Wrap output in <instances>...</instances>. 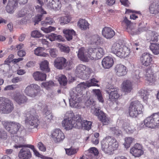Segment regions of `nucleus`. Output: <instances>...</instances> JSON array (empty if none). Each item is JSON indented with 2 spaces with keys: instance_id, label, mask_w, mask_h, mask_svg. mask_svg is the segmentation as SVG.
I'll list each match as a JSON object with an SVG mask.
<instances>
[{
  "instance_id": "3c124183",
  "label": "nucleus",
  "mask_w": 159,
  "mask_h": 159,
  "mask_svg": "<svg viewBox=\"0 0 159 159\" xmlns=\"http://www.w3.org/2000/svg\"><path fill=\"white\" fill-rule=\"evenodd\" d=\"M124 130L128 133H132L133 132L134 129L130 126L129 125L128 123H124L123 125Z\"/></svg>"
},
{
  "instance_id": "4d7b16f0",
  "label": "nucleus",
  "mask_w": 159,
  "mask_h": 159,
  "mask_svg": "<svg viewBox=\"0 0 159 159\" xmlns=\"http://www.w3.org/2000/svg\"><path fill=\"white\" fill-rule=\"evenodd\" d=\"M134 139L132 137H128L125 138L124 145L126 148H128L133 141Z\"/></svg>"
},
{
  "instance_id": "09e8293b",
  "label": "nucleus",
  "mask_w": 159,
  "mask_h": 159,
  "mask_svg": "<svg viewBox=\"0 0 159 159\" xmlns=\"http://www.w3.org/2000/svg\"><path fill=\"white\" fill-rule=\"evenodd\" d=\"M54 83L52 81H49L46 82L42 83V87H43L47 90H50L51 88L54 86Z\"/></svg>"
},
{
  "instance_id": "bf43d9fd",
  "label": "nucleus",
  "mask_w": 159,
  "mask_h": 159,
  "mask_svg": "<svg viewBox=\"0 0 159 159\" xmlns=\"http://www.w3.org/2000/svg\"><path fill=\"white\" fill-rule=\"evenodd\" d=\"M25 147L26 148H30L33 150V151H34V150H35L34 146L29 144H19L17 145H15L14 146V147L16 148H17L18 147Z\"/></svg>"
},
{
  "instance_id": "412c9836",
  "label": "nucleus",
  "mask_w": 159,
  "mask_h": 159,
  "mask_svg": "<svg viewBox=\"0 0 159 159\" xmlns=\"http://www.w3.org/2000/svg\"><path fill=\"white\" fill-rule=\"evenodd\" d=\"M152 56L148 53H144L142 54L140 57V61L143 65L148 66L150 65L152 60Z\"/></svg>"
},
{
  "instance_id": "a878e982",
  "label": "nucleus",
  "mask_w": 159,
  "mask_h": 159,
  "mask_svg": "<svg viewBox=\"0 0 159 159\" xmlns=\"http://www.w3.org/2000/svg\"><path fill=\"white\" fill-rule=\"evenodd\" d=\"M88 51L86 52L84 48H82L79 49L78 53V57L82 61H87L89 58V54Z\"/></svg>"
},
{
  "instance_id": "9d476101",
  "label": "nucleus",
  "mask_w": 159,
  "mask_h": 159,
  "mask_svg": "<svg viewBox=\"0 0 159 159\" xmlns=\"http://www.w3.org/2000/svg\"><path fill=\"white\" fill-rule=\"evenodd\" d=\"M98 82V80L93 78L86 83L83 82L78 84L75 88L80 92L79 94V96H81V94H82L83 90L87 87H89L92 86H98V84H97Z\"/></svg>"
},
{
  "instance_id": "6e6552de",
  "label": "nucleus",
  "mask_w": 159,
  "mask_h": 159,
  "mask_svg": "<svg viewBox=\"0 0 159 159\" xmlns=\"http://www.w3.org/2000/svg\"><path fill=\"white\" fill-rule=\"evenodd\" d=\"M88 53L89 58L94 60L100 58L104 54L103 49L100 47L89 48Z\"/></svg>"
},
{
  "instance_id": "2eb2a0df",
  "label": "nucleus",
  "mask_w": 159,
  "mask_h": 159,
  "mask_svg": "<svg viewBox=\"0 0 159 159\" xmlns=\"http://www.w3.org/2000/svg\"><path fill=\"white\" fill-rule=\"evenodd\" d=\"M36 2L38 5H37L35 6L36 9L38 11L41 13V15H39L36 16L34 20L35 25L36 24H38V22L41 20L42 16V15L46 14V12L43 11L42 7L43 5V2L41 0H36Z\"/></svg>"
},
{
  "instance_id": "cd10ccee",
  "label": "nucleus",
  "mask_w": 159,
  "mask_h": 159,
  "mask_svg": "<svg viewBox=\"0 0 159 159\" xmlns=\"http://www.w3.org/2000/svg\"><path fill=\"white\" fill-rule=\"evenodd\" d=\"M102 34L107 39H111L114 35L115 33L111 28L105 27L102 30Z\"/></svg>"
},
{
  "instance_id": "f257e3e1",
  "label": "nucleus",
  "mask_w": 159,
  "mask_h": 159,
  "mask_svg": "<svg viewBox=\"0 0 159 159\" xmlns=\"http://www.w3.org/2000/svg\"><path fill=\"white\" fill-rule=\"evenodd\" d=\"M79 91L75 88H73L70 92V98L69 99L70 106L73 108H80L82 107L81 103L83 95L79 96Z\"/></svg>"
},
{
  "instance_id": "f03ea898",
  "label": "nucleus",
  "mask_w": 159,
  "mask_h": 159,
  "mask_svg": "<svg viewBox=\"0 0 159 159\" xmlns=\"http://www.w3.org/2000/svg\"><path fill=\"white\" fill-rule=\"evenodd\" d=\"M75 115L73 112L70 111L67 112L66 114L67 118L65 119L62 121V125L65 129L69 130L73 128H77V123L74 119Z\"/></svg>"
},
{
  "instance_id": "c9c22d12",
  "label": "nucleus",
  "mask_w": 159,
  "mask_h": 159,
  "mask_svg": "<svg viewBox=\"0 0 159 159\" xmlns=\"http://www.w3.org/2000/svg\"><path fill=\"white\" fill-rule=\"evenodd\" d=\"M33 76L35 80L41 81H43L46 80V74L42 73L39 71L34 72L33 74Z\"/></svg>"
},
{
  "instance_id": "f8f14e48",
  "label": "nucleus",
  "mask_w": 159,
  "mask_h": 159,
  "mask_svg": "<svg viewBox=\"0 0 159 159\" xmlns=\"http://www.w3.org/2000/svg\"><path fill=\"white\" fill-rule=\"evenodd\" d=\"M91 112L98 117L99 120L102 123L103 125H107L110 122L109 118L99 108H95L94 111L92 109Z\"/></svg>"
},
{
  "instance_id": "8fccbe9b",
  "label": "nucleus",
  "mask_w": 159,
  "mask_h": 159,
  "mask_svg": "<svg viewBox=\"0 0 159 159\" xmlns=\"http://www.w3.org/2000/svg\"><path fill=\"white\" fill-rule=\"evenodd\" d=\"M58 81L60 84L63 86L66 85L67 82V80L66 77L63 75H59Z\"/></svg>"
},
{
  "instance_id": "13d9d810",
  "label": "nucleus",
  "mask_w": 159,
  "mask_h": 159,
  "mask_svg": "<svg viewBox=\"0 0 159 159\" xmlns=\"http://www.w3.org/2000/svg\"><path fill=\"white\" fill-rule=\"evenodd\" d=\"M41 29L44 33H50L51 32L54 31L56 30V28L54 27L49 26L48 28L42 27L41 28Z\"/></svg>"
},
{
  "instance_id": "dca6fc26",
  "label": "nucleus",
  "mask_w": 159,
  "mask_h": 159,
  "mask_svg": "<svg viewBox=\"0 0 159 159\" xmlns=\"http://www.w3.org/2000/svg\"><path fill=\"white\" fill-rule=\"evenodd\" d=\"M44 3L47 7L50 9L59 10L61 7V2L59 0H45Z\"/></svg>"
},
{
  "instance_id": "e433bc0d",
  "label": "nucleus",
  "mask_w": 159,
  "mask_h": 159,
  "mask_svg": "<svg viewBox=\"0 0 159 159\" xmlns=\"http://www.w3.org/2000/svg\"><path fill=\"white\" fill-rule=\"evenodd\" d=\"M123 46V45L120 44L118 42L114 43L112 46L111 52L116 55L117 53L119 52V50H120V48H121Z\"/></svg>"
},
{
  "instance_id": "49530a36",
  "label": "nucleus",
  "mask_w": 159,
  "mask_h": 159,
  "mask_svg": "<svg viewBox=\"0 0 159 159\" xmlns=\"http://www.w3.org/2000/svg\"><path fill=\"white\" fill-rule=\"evenodd\" d=\"M153 123L155 125V128L159 126V112L152 115Z\"/></svg>"
},
{
  "instance_id": "4c0bfd02",
  "label": "nucleus",
  "mask_w": 159,
  "mask_h": 159,
  "mask_svg": "<svg viewBox=\"0 0 159 159\" xmlns=\"http://www.w3.org/2000/svg\"><path fill=\"white\" fill-rule=\"evenodd\" d=\"M44 50V48H43L38 47L34 50V53L37 56L46 57L48 56V54L43 52V51Z\"/></svg>"
},
{
  "instance_id": "7ed1b4c3",
  "label": "nucleus",
  "mask_w": 159,
  "mask_h": 159,
  "mask_svg": "<svg viewBox=\"0 0 159 159\" xmlns=\"http://www.w3.org/2000/svg\"><path fill=\"white\" fill-rule=\"evenodd\" d=\"M34 109H32L26 114V123L30 125V129L37 128L39 124V120Z\"/></svg>"
},
{
  "instance_id": "f704fd0d",
  "label": "nucleus",
  "mask_w": 159,
  "mask_h": 159,
  "mask_svg": "<svg viewBox=\"0 0 159 159\" xmlns=\"http://www.w3.org/2000/svg\"><path fill=\"white\" fill-rule=\"evenodd\" d=\"M109 130L111 134L116 137L122 136V132L117 126L110 127Z\"/></svg>"
},
{
  "instance_id": "a211bd4d",
  "label": "nucleus",
  "mask_w": 159,
  "mask_h": 159,
  "mask_svg": "<svg viewBox=\"0 0 159 159\" xmlns=\"http://www.w3.org/2000/svg\"><path fill=\"white\" fill-rule=\"evenodd\" d=\"M21 148L19 152L18 156L20 159H30L31 157V154L28 148L24 147H18Z\"/></svg>"
},
{
  "instance_id": "72a5a7b5",
  "label": "nucleus",
  "mask_w": 159,
  "mask_h": 159,
  "mask_svg": "<svg viewBox=\"0 0 159 159\" xmlns=\"http://www.w3.org/2000/svg\"><path fill=\"white\" fill-rule=\"evenodd\" d=\"M145 78L146 80L149 82L150 83H153L155 80L154 74L152 70L150 69L147 70Z\"/></svg>"
},
{
  "instance_id": "1a4fd4ad",
  "label": "nucleus",
  "mask_w": 159,
  "mask_h": 159,
  "mask_svg": "<svg viewBox=\"0 0 159 159\" xmlns=\"http://www.w3.org/2000/svg\"><path fill=\"white\" fill-rule=\"evenodd\" d=\"M74 119L77 122L76 125L77 129L82 128L88 130L91 129L92 125L91 122L85 120H83L80 115L76 114Z\"/></svg>"
},
{
  "instance_id": "37998d69",
  "label": "nucleus",
  "mask_w": 159,
  "mask_h": 159,
  "mask_svg": "<svg viewBox=\"0 0 159 159\" xmlns=\"http://www.w3.org/2000/svg\"><path fill=\"white\" fill-rule=\"evenodd\" d=\"M150 48L153 53L155 55L159 54V44L157 43H151Z\"/></svg>"
},
{
  "instance_id": "a18cd8bd",
  "label": "nucleus",
  "mask_w": 159,
  "mask_h": 159,
  "mask_svg": "<svg viewBox=\"0 0 159 159\" xmlns=\"http://www.w3.org/2000/svg\"><path fill=\"white\" fill-rule=\"evenodd\" d=\"M94 94H95L99 101L101 102H103L104 100L102 98V93L100 90L97 89H94L93 90Z\"/></svg>"
},
{
  "instance_id": "f3484780",
  "label": "nucleus",
  "mask_w": 159,
  "mask_h": 159,
  "mask_svg": "<svg viewBox=\"0 0 159 159\" xmlns=\"http://www.w3.org/2000/svg\"><path fill=\"white\" fill-rule=\"evenodd\" d=\"M12 99L19 105L24 104L27 102L28 98L24 94L19 93L14 94L12 97Z\"/></svg>"
},
{
  "instance_id": "680f3d73",
  "label": "nucleus",
  "mask_w": 159,
  "mask_h": 159,
  "mask_svg": "<svg viewBox=\"0 0 159 159\" xmlns=\"http://www.w3.org/2000/svg\"><path fill=\"white\" fill-rule=\"evenodd\" d=\"M65 150L66 154L68 155L74 154L76 153L77 152L76 149H74L72 148L65 149Z\"/></svg>"
},
{
  "instance_id": "20e7f679",
  "label": "nucleus",
  "mask_w": 159,
  "mask_h": 159,
  "mask_svg": "<svg viewBox=\"0 0 159 159\" xmlns=\"http://www.w3.org/2000/svg\"><path fill=\"white\" fill-rule=\"evenodd\" d=\"M5 129L10 133L15 134L18 131H22L23 127L18 123L10 121L5 120L2 122Z\"/></svg>"
},
{
  "instance_id": "2f4dec72",
  "label": "nucleus",
  "mask_w": 159,
  "mask_h": 159,
  "mask_svg": "<svg viewBox=\"0 0 159 159\" xmlns=\"http://www.w3.org/2000/svg\"><path fill=\"white\" fill-rule=\"evenodd\" d=\"M63 32L65 34L66 38L68 41L72 39L73 36L76 34L75 32L73 30L64 29Z\"/></svg>"
},
{
  "instance_id": "bb28decb",
  "label": "nucleus",
  "mask_w": 159,
  "mask_h": 159,
  "mask_svg": "<svg viewBox=\"0 0 159 159\" xmlns=\"http://www.w3.org/2000/svg\"><path fill=\"white\" fill-rule=\"evenodd\" d=\"M119 50H119V52L117 53L116 56L120 58L127 57L130 52V49L126 46L123 45Z\"/></svg>"
},
{
  "instance_id": "774afa93",
  "label": "nucleus",
  "mask_w": 159,
  "mask_h": 159,
  "mask_svg": "<svg viewBox=\"0 0 159 159\" xmlns=\"http://www.w3.org/2000/svg\"><path fill=\"white\" fill-rule=\"evenodd\" d=\"M27 10L25 9H23L19 11L18 16L19 17H23L27 13Z\"/></svg>"
},
{
  "instance_id": "c85d7f7f",
  "label": "nucleus",
  "mask_w": 159,
  "mask_h": 159,
  "mask_svg": "<svg viewBox=\"0 0 159 159\" xmlns=\"http://www.w3.org/2000/svg\"><path fill=\"white\" fill-rule=\"evenodd\" d=\"M106 137L112 151L118 148V143L114 138L111 136H108Z\"/></svg>"
},
{
  "instance_id": "393cba45",
  "label": "nucleus",
  "mask_w": 159,
  "mask_h": 159,
  "mask_svg": "<svg viewBox=\"0 0 159 159\" xmlns=\"http://www.w3.org/2000/svg\"><path fill=\"white\" fill-rule=\"evenodd\" d=\"M115 71L116 75L118 76L125 75L127 71L126 67L121 64L117 65L115 68Z\"/></svg>"
},
{
  "instance_id": "603ef678",
  "label": "nucleus",
  "mask_w": 159,
  "mask_h": 159,
  "mask_svg": "<svg viewBox=\"0 0 159 159\" xmlns=\"http://www.w3.org/2000/svg\"><path fill=\"white\" fill-rule=\"evenodd\" d=\"M53 20L50 17L46 18L44 20L41 22V24L43 26H46L47 25H51L54 23Z\"/></svg>"
},
{
  "instance_id": "ddd939ff",
  "label": "nucleus",
  "mask_w": 159,
  "mask_h": 159,
  "mask_svg": "<svg viewBox=\"0 0 159 159\" xmlns=\"http://www.w3.org/2000/svg\"><path fill=\"white\" fill-rule=\"evenodd\" d=\"M106 92L109 94V99L111 102L115 101L120 96L118 92V89L112 86L108 88Z\"/></svg>"
},
{
  "instance_id": "58836bf2",
  "label": "nucleus",
  "mask_w": 159,
  "mask_h": 159,
  "mask_svg": "<svg viewBox=\"0 0 159 159\" xmlns=\"http://www.w3.org/2000/svg\"><path fill=\"white\" fill-rule=\"evenodd\" d=\"M144 122L145 125L146 127L152 129L155 128V125L153 123L152 116L146 118L144 120Z\"/></svg>"
},
{
  "instance_id": "9b49d317",
  "label": "nucleus",
  "mask_w": 159,
  "mask_h": 159,
  "mask_svg": "<svg viewBox=\"0 0 159 159\" xmlns=\"http://www.w3.org/2000/svg\"><path fill=\"white\" fill-rule=\"evenodd\" d=\"M40 88L36 84H31L27 86L25 90V93L31 97H35L40 92Z\"/></svg>"
},
{
  "instance_id": "c03bdc74",
  "label": "nucleus",
  "mask_w": 159,
  "mask_h": 159,
  "mask_svg": "<svg viewBox=\"0 0 159 159\" xmlns=\"http://www.w3.org/2000/svg\"><path fill=\"white\" fill-rule=\"evenodd\" d=\"M100 38L97 34L92 36L89 39V42L91 44L94 43L98 44L100 42Z\"/></svg>"
},
{
  "instance_id": "de8ad7c7",
  "label": "nucleus",
  "mask_w": 159,
  "mask_h": 159,
  "mask_svg": "<svg viewBox=\"0 0 159 159\" xmlns=\"http://www.w3.org/2000/svg\"><path fill=\"white\" fill-rule=\"evenodd\" d=\"M85 103L86 106L89 107H92L91 111L92 109L94 111L95 108H97L94 107L95 105V103L94 101L92 98H88L87 100L85 102Z\"/></svg>"
},
{
  "instance_id": "6e6d98bb",
  "label": "nucleus",
  "mask_w": 159,
  "mask_h": 159,
  "mask_svg": "<svg viewBox=\"0 0 159 159\" xmlns=\"http://www.w3.org/2000/svg\"><path fill=\"white\" fill-rule=\"evenodd\" d=\"M59 21L62 25L67 24L70 21V19L69 16H65L59 18Z\"/></svg>"
},
{
  "instance_id": "79ce46f5",
  "label": "nucleus",
  "mask_w": 159,
  "mask_h": 159,
  "mask_svg": "<svg viewBox=\"0 0 159 159\" xmlns=\"http://www.w3.org/2000/svg\"><path fill=\"white\" fill-rule=\"evenodd\" d=\"M138 94L145 102L147 101L148 94L146 90H140L139 91Z\"/></svg>"
},
{
  "instance_id": "5fc2aeb1",
  "label": "nucleus",
  "mask_w": 159,
  "mask_h": 159,
  "mask_svg": "<svg viewBox=\"0 0 159 159\" xmlns=\"http://www.w3.org/2000/svg\"><path fill=\"white\" fill-rule=\"evenodd\" d=\"M57 47H58L61 51L65 52L66 53H68L70 51V48L69 47L65 45H62L61 43H58Z\"/></svg>"
},
{
  "instance_id": "5701e85b",
  "label": "nucleus",
  "mask_w": 159,
  "mask_h": 159,
  "mask_svg": "<svg viewBox=\"0 0 159 159\" xmlns=\"http://www.w3.org/2000/svg\"><path fill=\"white\" fill-rule=\"evenodd\" d=\"M102 65L105 69H109L112 67L114 64L113 58L110 56L104 57L102 61Z\"/></svg>"
},
{
  "instance_id": "c756f323",
  "label": "nucleus",
  "mask_w": 159,
  "mask_h": 159,
  "mask_svg": "<svg viewBox=\"0 0 159 159\" xmlns=\"http://www.w3.org/2000/svg\"><path fill=\"white\" fill-rule=\"evenodd\" d=\"M124 23H125L126 24V25L127 26L126 30L127 32L132 35H134L135 33H136L134 31V28L131 24L130 21L128 20L126 17L125 18L124 20L122 22V24H123Z\"/></svg>"
},
{
  "instance_id": "39448f33",
  "label": "nucleus",
  "mask_w": 159,
  "mask_h": 159,
  "mask_svg": "<svg viewBox=\"0 0 159 159\" xmlns=\"http://www.w3.org/2000/svg\"><path fill=\"white\" fill-rule=\"evenodd\" d=\"M14 108L12 102L7 98L0 97V112L8 114L11 112Z\"/></svg>"
},
{
  "instance_id": "0e129e2a",
  "label": "nucleus",
  "mask_w": 159,
  "mask_h": 159,
  "mask_svg": "<svg viewBox=\"0 0 159 159\" xmlns=\"http://www.w3.org/2000/svg\"><path fill=\"white\" fill-rule=\"evenodd\" d=\"M34 154L36 156L40 157L41 159H52V158L50 157H49L46 156H44L43 155H41L39 153V152L37 151L36 149L34 150L33 151Z\"/></svg>"
},
{
  "instance_id": "6ab92c4d",
  "label": "nucleus",
  "mask_w": 159,
  "mask_h": 159,
  "mask_svg": "<svg viewBox=\"0 0 159 159\" xmlns=\"http://www.w3.org/2000/svg\"><path fill=\"white\" fill-rule=\"evenodd\" d=\"M141 146L139 143L135 144L130 151V153L135 157H139L143 153Z\"/></svg>"
},
{
  "instance_id": "338daca9",
  "label": "nucleus",
  "mask_w": 159,
  "mask_h": 159,
  "mask_svg": "<svg viewBox=\"0 0 159 159\" xmlns=\"http://www.w3.org/2000/svg\"><path fill=\"white\" fill-rule=\"evenodd\" d=\"M158 36V34L157 33L152 32L151 34V40L153 42H157V41Z\"/></svg>"
},
{
  "instance_id": "b1692460",
  "label": "nucleus",
  "mask_w": 159,
  "mask_h": 159,
  "mask_svg": "<svg viewBox=\"0 0 159 159\" xmlns=\"http://www.w3.org/2000/svg\"><path fill=\"white\" fill-rule=\"evenodd\" d=\"M17 4V0H9L6 7L7 11L10 13H13Z\"/></svg>"
},
{
  "instance_id": "4468645a",
  "label": "nucleus",
  "mask_w": 159,
  "mask_h": 159,
  "mask_svg": "<svg viewBox=\"0 0 159 159\" xmlns=\"http://www.w3.org/2000/svg\"><path fill=\"white\" fill-rule=\"evenodd\" d=\"M51 136L53 140L56 143L63 141L65 138L64 134L58 129H55L52 131Z\"/></svg>"
},
{
  "instance_id": "473e14b6",
  "label": "nucleus",
  "mask_w": 159,
  "mask_h": 159,
  "mask_svg": "<svg viewBox=\"0 0 159 159\" xmlns=\"http://www.w3.org/2000/svg\"><path fill=\"white\" fill-rule=\"evenodd\" d=\"M149 10L150 13L152 14L158 13L159 11V2H153L150 6Z\"/></svg>"
},
{
  "instance_id": "ea45409f",
  "label": "nucleus",
  "mask_w": 159,
  "mask_h": 159,
  "mask_svg": "<svg viewBox=\"0 0 159 159\" xmlns=\"http://www.w3.org/2000/svg\"><path fill=\"white\" fill-rule=\"evenodd\" d=\"M78 25L82 30H86L89 28V24L86 20L84 19L80 20L78 22Z\"/></svg>"
},
{
  "instance_id": "aec40b11",
  "label": "nucleus",
  "mask_w": 159,
  "mask_h": 159,
  "mask_svg": "<svg viewBox=\"0 0 159 159\" xmlns=\"http://www.w3.org/2000/svg\"><path fill=\"white\" fill-rule=\"evenodd\" d=\"M66 61V59L63 57H58L54 61V66L58 69H63L67 65Z\"/></svg>"
},
{
  "instance_id": "4be33fe9",
  "label": "nucleus",
  "mask_w": 159,
  "mask_h": 159,
  "mask_svg": "<svg viewBox=\"0 0 159 159\" xmlns=\"http://www.w3.org/2000/svg\"><path fill=\"white\" fill-rule=\"evenodd\" d=\"M107 140L106 137L102 140L101 142V149L105 153L111 154L112 153L111 148Z\"/></svg>"
},
{
  "instance_id": "e2e57ef3",
  "label": "nucleus",
  "mask_w": 159,
  "mask_h": 159,
  "mask_svg": "<svg viewBox=\"0 0 159 159\" xmlns=\"http://www.w3.org/2000/svg\"><path fill=\"white\" fill-rule=\"evenodd\" d=\"M32 37L34 38H40L42 36V34L38 31H33L31 33Z\"/></svg>"
},
{
  "instance_id": "052dcab7",
  "label": "nucleus",
  "mask_w": 159,
  "mask_h": 159,
  "mask_svg": "<svg viewBox=\"0 0 159 159\" xmlns=\"http://www.w3.org/2000/svg\"><path fill=\"white\" fill-rule=\"evenodd\" d=\"M49 52L50 56L53 57H56L57 56L58 51L56 48H50Z\"/></svg>"
},
{
  "instance_id": "423d86ee",
  "label": "nucleus",
  "mask_w": 159,
  "mask_h": 159,
  "mask_svg": "<svg viewBox=\"0 0 159 159\" xmlns=\"http://www.w3.org/2000/svg\"><path fill=\"white\" fill-rule=\"evenodd\" d=\"M143 106L138 101L132 102L129 109L130 116L132 117H136L143 111Z\"/></svg>"
},
{
  "instance_id": "69168bd1",
  "label": "nucleus",
  "mask_w": 159,
  "mask_h": 159,
  "mask_svg": "<svg viewBox=\"0 0 159 159\" xmlns=\"http://www.w3.org/2000/svg\"><path fill=\"white\" fill-rule=\"evenodd\" d=\"M7 137L6 132L3 129H0V138L2 139H6Z\"/></svg>"
},
{
  "instance_id": "a19ab883",
  "label": "nucleus",
  "mask_w": 159,
  "mask_h": 159,
  "mask_svg": "<svg viewBox=\"0 0 159 159\" xmlns=\"http://www.w3.org/2000/svg\"><path fill=\"white\" fill-rule=\"evenodd\" d=\"M48 62L47 60L42 61L40 63L41 70L46 72H49L50 70L48 66Z\"/></svg>"
},
{
  "instance_id": "0eeeda50",
  "label": "nucleus",
  "mask_w": 159,
  "mask_h": 159,
  "mask_svg": "<svg viewBox=\"0 0 159 159\" xmlns=\"http://www.w3.org/2000/svg\"><path fill=\"white\" fill-rule=\"evenodd\" d=\"M90 73V69L82 64L77 66L75 70V73L77 76L84 80L88 78Z\"/></svg>"
},
{
  "instance_id": "864d4df0",
  "label": "nucleus",
  "mask_w": 159,
  "mask_h": 159,
  "mask_svg": "<svg viewBox=\"0 0 159 159\" xmlns=\"http://www.w3.org/2000/svg\"><path fill=\"white\" fill-rule=\"evenodd\" d=\"M44 111L46 112V115H47L45 118L46 120L47 123L51 122L53 116L52 114L49 113V111L47 110L46 107H45Z\"/></svg>"
},
{
  "instance_id": "7c9ffc66",
  "label": "nucleus",
  "mask_w": 159,
  "mask_h": 159,
  "mask_svg": "<svg viewBox=\"0 0 159 159\" xmlns=\"http://www.w3.org/2000/svg\"><path fill=\"white\" fill-rule=\"evenodd\" d=\"M123 89L125 92H129L132 89V83L129 80H126L122 83Z\"/></svg>"
}]
</instances>
